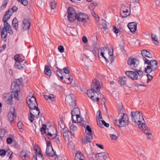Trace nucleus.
Listing matches in <instances>:
<instances>
[{"instance_id": "f257e3e1", "label": "nucleus", "mask_w": 160, "mask_h": 160, "mask_svg": "<svg viewBox=\"0 0 160 160\" xmlns=\"http://www.w3.org/2000/svg\"><path fill=\"white\" fill-rule=\"evenodd\" d=\"M22 79L21 78L18 79L16 81L12 82L11 85V88L12 89V94L8 93L4 95V101L9 105L12 104L13 103L12 96L14 95V98L18 100V92L20 91V86L22 85Z\"/></svg>"}, {"instance_id": "f03ea898", "label": "nucleus", "mask_w": 160, "mask_h": 160, "mask_svg": "<svg viewBox=\"0 0 160 160\" xmlns=\"http://www.w3.org/2000/svg\"><path fill=\"white\" fill-rule=\"evenodd\" d=\"M144 63L148 65L145 68L144 71L147 73H149L152 72H154L158 68L157 61L156 60H151L144 58Z\"/></svg>"}, {"instance_id": "7ed1b4c3", "label": "nucleus", "mask_w": 160, "mask_h": 160, "mask_svg": "<svg viewBox=\"0 0 160 160\" xmlns=\"http://www.w3.org/2000/svg\"><path fill=\"white\" fill-rule=\"evenodd\" d=\"M26 102L30 109L34 110L37 112L38 114L36 115V116L38 117L39 116L40 112L38 107V105L36 98L33 96L32 97L29 96L27 98Z\"/></svg>"}, {"instance_id": "20e7f679", "label": "nucleus", "mask_w": 160, "mask_h": 160, "mask_svg": "<svg viewBox=\"0 0 160 160\" xmlns=\"http://www.w3.org/2000/svg\"><path fill=\"white\" fill-rule=\"evenodd\" d=\"M131 117L132 121L136 123H138V126L145 123L142 113L139 111L132 112Z\"/></svg>"}, {"instance_id": "39448f33", "label": "nucleus", "mask_w": 160, "mask_h": 160, "mask_svg": "<svg viewBox=\"0 0 160 160\" xmlns=\"http://www.w3.org/2000/svg\"><path fill=\"white\" fill-rule=\"evenodd\" d=\"M62 121L61 120V122L62 125H61V128L63 129V130H65L63 133V136L64 138L66 141H71L72 140V136H74V133L71 132H69L68 131H67L65 128V125L64 123V120H65V118L62 117Z\"/></svg>"}, {"instance_id": "423d86ee", "label": "nucleus", "mask_w": 160, "mask_h": 160, "mask_svg": "<svg viewBox=\"0 0 160 160\" xmlns=\"http://www.w3.org/2000/svg\"><path fill=\"white\" fill-rule=\"evenodd\" d=\"M121 118L118 120H116L115 122L119 127H124L128 125L129 123V118L126 114L123 113L121 116Z\"/></svg>"}, {"instance_id": "0eeeda50", "label": "nucleus", "mask_w": 160, "mask_h": 160, "mask_svg": "<svg viewBox=\"0 0 160 160\" xmlns=\"http://www.w3.org/2000/svg\"><path fill=\"white\" fill-rule=\"evenodd\" d=\"M85 132L87 135L86 137L82 140L83 144H85L90 142L92 140L93 138L92 129L89 126H86Z\"/></svg>"}, {"instance_id": "6e6552de", "label": "nucleus", "mask_w": 160, "mask_h": 160, "mask_svg": "<svg viewBox=\"0 0 160 160\" xmlns=\"http://www.w3.org/2000/svg\"><path fill=\"white\" fill-rule=\"evenodd\" d=\"M68 19L70 22H73L76 19V14L75 10L72 7H69L68 8Z\"/></svg>"}, {"instance_id": "1a4fd4ad", "label": "nucleus", "mask_w": 160, "mask_h": 160, "mask_svg": "<svg viewBox=\"0 0 160 160\" xmlns=\"http://www.w3.org/2000/svg\"><path fill=\"white\" fill-rule=\"evenodd\" d=\"M47 148L46 153L48 157H53L55 155V152L52 146L51 143L50 142L47 141Z\"/></svg>"}, {"instance_id": "9d476101", "label": "nucleus", "mask_w": 160, "mask_h": 160, "mask_svg": "<svg viewBox=\"0 0 160 160\" xmlns=\"http://www.w3.org/2000/svg\"><path fill=\"white\" fill-rule=\"evenodd\" d=\"M139 127L143 132V133L147 135L148 138L149 139L151 138L152 137L151 132L144 123L142 124Z\"/></svg>"}, {"instance_id": "9b49d317", "label": "nucleus", "mask_w": 160, "mask_h": 160, "mask_svg": "<svg viewBox=\"0 0 160 160\" xmlns=\"http://www.w3.org/2000/svg\"><path fill=\"white\" fill-rule=\"evenodd\" d=\"M8 117L10 122H12L16 118V112L15 108L13 107L10 108L8 113Z\"/></svg>"}, {"instance_id": "f8f14e48", "label": "nucleus", "mask_w": 160, "mask_h": 160, "mask_svg": "<svg viewBox=\"0 0 160 160\" xmlns=\"http://www.w3.org/2000/svg\"><path fill=\"white\" fill-rule=\"evenodd\" d=\"M101 86L98 81L94 79L92 81V83L91 85V88L96 91V92L99 93L100 91Z\"/></svg>"}, {"instance_id": "ddd939ff", "label": "nucleus", "mask_w": 160, "mask_h": 160, "mask_svg": "<svg viewBox=\"0 0 160 160\" xmlns=\"http://www.w3.org/2000/svg\"><path fill=\"white\" fill-rule=\"evenodd\" d=\"M88 16L83 13H78L76 15V19L78 21L82 22L83 23H85L87 21L88 19Z\"/></svg>"}, {"instance_id": "4468645a", "label": "nucleus", "mask_w": 160, "mask_h": 160, "mask_svg": "<svg viewBox=\"0 0 160 160\" xmlns=\"http://www.w3.org/2000/svg\"><path fill=\"white\" fill-rule=\"evenodd\" d=\"M125 73L128 78L133 80H137L138 79V75L135 71H126Z\"/></svg>"}, {"instance_id": "2eb2a0df", "label": "nucleus", "mask_w": 160, "mask_h": 160, "mask_svg": "<svg viewBox=\"0 0 160 160\" xmlns=\"http://www.w3.org/2000/svg\"><path fill=\"white\" fill-rule=\"evenodd\" d=\"M96 92V91H94L91 88V89L88 90L87 92V95L88 97L94 102H96L95 99L93 98V97H96V95L95 94H97L98 95H99L97 93L98 92Z\"/></svg>"}, {"instance_id": "dca6fc26", "label": "nucleus", "mask_w": 160, "mask_h": 160, "mask_svg": "<svg viewBox=\"0 0 160 160\" xmlns=\"http://www.w3.org/2000/svg\"><path fill=\"white\" fill-rule=\"evenodd\" d=\"M141 54L142 56V59L144 62V58L151 59L152 58V55L150 52L148 50H143L141 52Z\"/></svg>"}, {"instance_id": "f3484780", "label": "nucleus", "mask_w": 160, "mask_h": 160, "mask_svg": "<svg viewBox=\"0 0 160 160\" xmlns=\"http://www.w3.org/2000/svg\"><path fill=\"white\" fill-rule=\"evenodd\" d=\"M108 154L105 152H102L97 154L96 160H106Z\"/></svg>"}, {"instance_id": "a211bd4d", "label": "nucleus", "mask_w": 160, "mask_h": 160, "mask_svg": "<svg viewBox=\"0 0 160 160\" xmlns=\"http://www.w3.org/2000/svg\"><path fill=\"white\" fill-rule=\"evenodd\" d=\"M72 118L73 122H75L74 117H75L78 116L80 114L79 109L78 108L75 107L73 110L72 111Z\"/></svg>"}, {"instance_id": "6ab92c4d", "label": "nucleus", "mask_w": 160, "mask_h": 160, "mask_svg": "<svg viewBox=\"0 0 160 160\" xmlns=\"http://www.w3.org/2000/svg\"><path fill=\"white\" fill-rule=\"evenodd\" d=\"M127 63L129 65H133L134 67H136L138 65V60L136 59L130 57L129 58L128 60Z\"/></svg>"}, {"instance_id": "aec40b11", "label": "nucleus", "mask_w": 160, "mask_h": 160, "mask_svg": "<svg viewBox=\"0 0 160 160\" xmlns=\"http://www.w3.org/2000/svg\"><path fill=\"white\" fill-rule=\"evenodd\" d=\"M137 24L135 22L129 23L128 25V27L130 31L132 33L135 32L137 28Z\"/></svg>"}, {"instance_id": "412c9836", "label": "nucleus", "mask_w": 160, "mask_h": 160, "mask_svg": "<svg viewBox=\"0 0 160 160\" xmlns=\"http://www.w3.org/2000/svg\"><path fill=\"white\" fill-rule=\"evenodd\" d=\"M75 117L76 118V120L74 119V121H75V122H73V121H72V123L78 122L80 123L83 126H84V127H85V126L86 124V122L83 121V118L80 117L79 115Z\"/></svg>"}, {"instance_id": "4be33fe9", "label": "nucleus", "mask_w": 160, "mask_h": 160, "mask_svg": "<svg viewBox=\"0 0 160 160\" xmlns=\"http://www.w3.org/2000/svg\"><path fill=\"white\" fill-rule=\"evenodd\" d=\"M108 49V47H101L99 48V49L98 50V54H99V53L100 54V55L103 57V58L106 60V61L108 62V59H107L104 56V52L105 50H107Z\"/></svg>"}, {"instance_id": "5701e85b", "label": "nucleus", "mask_w": 160, "mask_h": 160, "mask_svg": "<svg viewBox=\"0 0 160 160\" xmlns=\"http://www.w3.org/2000/svg\"><path fill=\"white\" fill-rule=\"evenodd\" d=\"M12 14L11 12L8 10L6 12L5 14L4 15L2 20V21L5 22H7L10 18Z\"/></svg>"}, {"instance_id": "b1692460", "label": "nucleus", "mask_w": 160, "mask_h": 160, "mask_svg": "<svg viewBox=\"0 0 160 160\" xmlns=\"http://www.w3.org/2000/svg\"><path fill=\"white\" fill-rule=\"evenodd\" d=\"M27 63H21L20 62H16L15 64V67L19 69H22L26 67Z\"/></svg>"}, {"instance_id": "393cba45", "label": "nucleus", "mask_w": 160, "mask_h": 160, "mask_svg": "<svg viewBox=\"0 0 160 160\" xmlns=\"http://www.w3.org/2000/svg\"><path fill=\"white\" fill-rule=\"evenodd\" d=\"M23 23L24 25L23 28L24 30H28L30 25L29 21L27 19H24L23 21Z\"/></svg>"}, {"instance_id": "a878e982", "label": "nucleus", "mask_w": 160, "mask_h": 160, "mask_svg": "<svg viewBox=\"0 0 160 160\" xmlns=\"http://www.w3.org/2000/svg\"><path fill=\"white\" fill-rule=\"evenodd\" d=\"M65 100L69 103V102L75 101L76 99L74 95L72 94H70L66 96Z\"/></svg>"}, {"instance_id": "bb28decb", "label": "nucleus", "mask_w": 160, "mask_h": 160, "mask_svg": "<svg viewBox=\"0 0 160 160\" xmlns=\"http://www.w3.org/2000/svg\"><path fill=\"white\" fill-rule=\"evenodd\" d=\"M14 59L16 62H20L23 63H26L27 62L26 60L20 58V55L18 54H17L14 56Z\"/></svg>"}, {"instance_id": "cd10ccee", "label": "nucleus", "mask_w": 160, "mask_h": 160, "mask_svg": "<svg viewBox=\"0 0 160 160\" xmlns=\"http://www.w3.org/2000/svg\"><path fill=\"white\" fill-rule=\"evenodd\" d=\"M18 21L16 18H14L12 22V26L15 28V30L17 31L18 29Z\"/></svg>"}, {"instance_id": "c85d7f7f", "label": "nucleus", "mask_w": 160, "mask_h": 160, "mask_svg": "<svg viewBox=\"0 0 160 160\" xmlns=\"http://www.w3.org/2000/svg\"><path fill=\"white\" fill-rule=\"evenodd\" d=\"M130 5L128 4H125L122 5L120 11H129L130 10Z\"/></svg>"}, {"instance_id": "c756f323", "label": "nucleus", "mask_w": 160, "mask_h": 160, "mask_svg": "<svg viewBox=\"0 0 160 160\" xmlns=\"http://www.w3.org/2000/svg\"><path fill=\"white\" fill-rule=\"evenodd\" d=\"M75 160H86L85 157L80 152L77 153L75 158Z\"/></svg>"}, {"instance_id": "7c9ffc66", "label": "nucleus", "mask_w": 160, "mask_h": 160, "mask_svg": "<svg viewBox=\"0 0 160 160\" xmlns=\"http://www.w3.org/2000/svg\"><path fill=\"white\" fill-rule=\"evenodd\" d=\"M4 29H2L1 32L2 38L3 41H6L7 40L8 33L6 30H3Z\"/></svg>"}, {"instance_id": "2f4dec72", "label": "nucleus", "mask_w": 160, "mask_h": 160, "mask_svg": "<svg viewBox=\"0 0 160 160\" xmlns=\"http://www.w3.org/2000/svg\"><path fill=\"white\" fill-rule=\"evenodd\" d=\"M51 71L48 66L45 65L44 67V73L47 76H50L51 75Z\"/></svg>"}, {"instance_id": "473e14b6", "label": "nucleus", "mask_w": 160, "mask_h": 160, "mask_svg": "<svg viewBox=\"0 0 160 160\" xmlns=\"http://www.w3.org/2000/svg\"><path fill=\"white\" fill-rule=\"evenodd\" d=\"M46 125L43 124L42 125V127L40 128V130L42 135H43V133H45L47 135V133L49 132L48 129V128H46Z\"/></svg>"}, {"instance_id": "72a5a7b5", "label": "nucleus", "mask_w": 160, "mask_h": 160, "mask_svg": "<svg viewBox=\"0 0 160 160\" xmlns=\"http://www.w3.org/2000/svg\"><path fill=\"white\" fill-rule=\"evenodd\" d=\"M130 10L129 11H120V14L122 18H126L130 14Z\"/></svg>"}, {"instance_id": "f704fd0d", "label": "nucleus", "mask_w": 160, "mask_h": 160, "mask_svg": "<svg viewBox=\"0 0 160 160\" xmlns=\"http://www.w3.org/2000/svg\"><path fill=\"white\" fill-rule=\"evenodd\" d=\"M62 80V82H63V83H65L66 82V81H68V83H70L72 80V78H71L70 77H68V78H66V77H64L63 76H62L61 77V80Z\"/></svg>"}, {"instance_id": "c9c22d12", "label": "nucleus", "mask_w": 160, "mask_h": 160, "mask_svg": "<svg viewBox=\"0 0 160 160\" xmlns=\"http://www.w3.org/2000/svg\"><path fill=\"white\" fill-rule=\"evenodd\" d=\"M151 36L153 42L156 45H158L159 42L157 36L156 35L152 34Z\"/></svg>"}, {"instance_id": "e433bc0d", "label": "nucleus", "mask_w": 160, "mask_h": 160, "mask_svg": "<svg viewBox=\"0 0 160 160\" xmlns=\"http://www.w3.org/2000/svg\"><path fill=\"white\" fill-rule=\"evenodd\" d=\"M88 158L89 160H96L97 154L95 153H90L88 155Z\"/></svg>"}, {"instance_id": "4c0bfd02", "label": "nucleus", "mask_w": 160, "mask_h": 160, "mask_svg": "<svg viewBox=\"0 0 160 160\" xmlns=\"http://www.w3.org/2000/svg\"><path fill=\"white\" fill-rule=\"evenodd\" d=\"M119 82L122 85H124L126 83V78L125 77H121L119 78Z\"/></svg>"}, {"instance_id": "58836bf2", "label": "nucleus", "mask_w": 160, "mask_h": 160, "mask_svg": "<svg viewBox=\"0 0 160 160\" xmlns=\"http://www.w3.org/2000/svg\"><path fill=\"white\" fill-rule=\"evenodd\" d=\"M34 115L32 114V112L30 110V113L28 115V119L31 122H33L34 120Z\"/></svg>"}, {"instance_id": "ea45409f", "label": "nucleus", "mask_w": 160, "mask_h": 160, "mask_svg": "<svg viewBox=\"0 0 160 160\" xmlns=\"http://www.w3.org/2000/svg\"><path fill=\"white\" fill-rule=\"evenodd\" d=\"M109 135L110 137L112 140L116 141L117 139L118 138V136L117 135H116L115 134H109Z\"/></svg>"}, {"instance_id": "a19ab883", "label": "nucleus", "mask_w": 160, "mask_h": 160, "mask_svg": "<svg viewBox=\"0 0 160 160\" xmlns=\"http://www.w3.org/2000/svg\"><path fill=\"white\" fill-rule=\"evenodd\" d=\"M77 129V127L75 125L73 124L70 127V132H72L76 131Z\"/></svg>"}, {"instance_id": "79ce46f5", "label": "nucleus", "mask_w": 160, "mask_h": 160, "mask_svg": "<svg viewBox=\"0 0 160 160\" xmlns=\"http://www.w3.org/2000/svg\"><path fill=\"white\" fill-rule=\"evenodd\" d=\"M17 126L21 132L23 130L22 127H23V124L22 122H18L17 124Z\"/></svg>"}, {"instance_id": "37998d69", "label": "nucleus", "mask_w": 160, "mask_h": 160, "mask_svg": "<svg viewBox=\"0 0 160 160\" xmlns=\"http://www.w3.org/2000/svg\"><path fill=\"white\" fill-rule=\"evenodd\" d=\"M18 9V8L16 6H13L11 8H10L8 10L10 12H11V13L12 14L13 13L16 12Z\"/></svg>"}, {"instance_id": "c03bdc74", "label": "nucleus", "mask_w": 160, "mask_h": 160, "mask_svg": "<svg viewBox=\"0 0 160 160\" xmlns=\"http://www.w3.org/2000/svg\"><path fill=\"white\" fill-rule=\"evenodd\" d=\"M97 120L98 119V120H100L102 119V115L100 110H98L97 112Z\"/></svg>"}, {"instance_id": "a18cd8bd", "label": "nucleus", "mask_w": 160, "mask_h": 160, "mask_svg": "<svg viewBox=\"0 0 160 160\" xmlns=\"http://www.w3.org/2000/svg\"><path fill=\"white\" fill-rule=\"evenodd\" d=\"M57 5L56 2L53 1V2H51L50 3V7L51 9H54L56 8Z\"/></svg>"}, {"instance_id": "49530a36", "label": "nucleus", "mask_w": 160, "mask_h": 160, "mask_svg": "<svg viewBox=\"0 0 160 160\" xmlns=\"http://www.w3.org/2000/svg\"><path fill=\"white\" fill-rule=\"evenodd\" d=\"M6 30L7 32V33L8 32L9 34L12 35L13 34V33L12 30L11 29V26L9 27L6 29Z\"/></svg>"}, {"instance_id": "de8ad7c7", "label": "nucleus", "mask_w": 160, "mask_h": 160, "mask_svg": "<svg viewBox=\"0 0 160 160\" xmlns=\"http://www.w3.org/2000/svg\"><path fill=\"white\" fill-rule=\"evenodd\" d=\"M69 104L70 105V106L71 108H73L74 107L76 106V101L75 102H69Z\"/></svg>"}, {"instance_id": "09e8293b", "label": "nucleus", "mask_w": 160, "mask_h": 160, "mask_svg": "<svg viewBox=\"0 0 160 160\" xmlns=\"http://www.w3.org/2000/svg\"><path fill=\"white\" fill-rule=\"evenodd\" d=\"M4 22V27L2 29H4L3 30H6V29L9 27H10V24L8 22Z\"/></svg>"}, {"instance_id": "8fccbe9b", "label": "nucleus", "mask_w": 160, "mask_h": 160, "mask_svg": "<svg viewBox=\"0 0 160 160\" xmlns=\"http://www.w3.org/2000/svg\"><path fill=\"white\" fill-rule=\"evenodd\" d=\"M135 72L137 73V74H138L139 76H141L143 74V72L140 70L136 69L135 70Z\"/></svg>"}, {"instance_id": "3c124183", "label": "nucleus", "mask_w": 160, "mask_h": 160, "mask_svg": "<svg viewBox=\"0 0 160 160\" xmlns=\"http://www.w3.org/2000/svg\"><path fill=\"white\" fill-rule=\"evenodd\" d=\"M97 5V3L96 2H93L90 4L89 7L92 9L94 8Z\"/></svg>"}, {"instance_id": "603ef678", "label": "nucleus", "mask_w": 160, "mask_h": 160, "mask_svg": "<svg viewBox=\"0 0 160 160\" xmlns=\"http://www.w3.org/2000/svg\"><path fill=\"white\" fill-rule=\"evenodd\" d=\"M147 77L148 78L147 82H149L153 78L152 76L148 73L147 75Z\"/></svg>"}, {"instance_id": "864d4df0", "label": "nucleus", "mask_w": 160, "mask_h": 160, "mask_svg": "<svg viewBox=\"0 0 160 160\" xmlns=\"http://www.w3.org/2000/svg\"><path fill=\"white\" fill-rule=\"evenodd\" d=\"M63 70L65 73L68 74L69 73V70L68 67H66L63 69Z\"/></svg>"}, {"instance_id": "5fc2aeb1", "label": "nucleus", "mask_w": 160, "mask_h": 160, "mask_svg": "<svg viewBox=\"0 0 160 160\" xmlns=\"http://www.w3.org/2000/svg\"><path fill=\"white\" fill-rule=\"evenodd\" d=\"M101 96L102 97L103 95L101 94H100L99 95V97H97L96 96V97H93V98L95 99L96 102H98L99 101V99L102 98V97H101Z\"/></svg>"}, {"instance_id": "6e6d98bb", "label": "nucleus", "mask_w": 160, "mask_h": 160, "mask_svg": "<svg viewBox=\"0 0 160 160\" xmlns=\"http://www.w3.org/2000/svg\"><path fill=\"white\" fill-rule=\"evenodd\" d=\"M7 152L4 149H1L0 150V156H3L5 155Z\"/></svg>"}, {"instance_id": "4d7b16f0", "label": "nucleus", "mask_w": 160, "mask_h": 160, "mask_svg": "<svg viewBox=\"0 0 160 160\" xmlns=\"http://www.w3.org/2000/svg\"><path fill=\"white\" fill-rule=\"evenodd\" d=\"M113 31L115 33L117 34L119 32V29L117 28L116 27H113Z\"/></svg>"}, {"instance_id": "13d9d810", "label": "nucleus", "mask_w": 160, "mask_h": 160, "mask_svg": "<svg viewBox=\"0 0 160 160\" xmlns=\"http://www.w3.org/2000/svg\"><path fill=\"white\" fill-rule=\"evenodd\" d=\"M102 121V120L100 121V120H98V119H97V124L101 128L103 126Z\"/></svg>"}, {"instance_id": "bf43d9fd", "label": "nucleus", "mask_w": 160, "mask_h": 160, "mask_svg": "<svg viewBox=\"0 0 160 160\" xmlns=\"http://www.w3.org/2000/svg\"><path fill=\"white\" fill-rule=\"evenodd\" d=\"M13 141V139L11 138H9L7 139V142L8 143L10 144Z\"/></svg>"}, {"instance_id": "052dcab7", "label": "nucleus", "mask_w": 160, "mask_h": 160, "mask_svg": "<svg viewBox=\"0 0 160 160\" xmlns=\"http://www.w3.org/2000/svg\"><path fill=\"white\" fill-rule=\"evenodd\" d=\"M54 95L52 94H50L48 95V99H49L52 101H53L54 100Z\"/></svg>"}, {"instance_id": "680f3d73", "label": "nucleus", "mask_w": 160, "mask_h": 160, "mask_svg": "<svg viewBox=\"0 0 160 160\" xmlns=\"http://www.w3.org/2000/svg\"><path fill=\"white\" fill-rule=\"evenodd\" d=\"M102 125L104 124V126L107 127H108L109 126V124L106 122L104 120H102Z\"/></svg>"}, {"instance_id": "e2e57ef3", "label": "nucleus", "mask_w": 160, "mask_h": 160, "mask_svg": "<svg viewBox=\"0 0 160 160\" xmlns=\"http://www.w3.org/2000/svg\"><path fill=\"white\" fill-rule=\"evenodd\" d=\"M21 3L24 6H27L28 4V2L27 0H22Z\"/></svg>"}, {"instance_id": "0e129e2a", "label": "nucleus", "mask_w": 160, "mask_h": 160, "mask_svg": "<svg viewBox=\"0 0 160 160\" xmlns=\"http://www.w3.org/2000/svg\"><path fill=\"white\" fill-rule=\"evenodd\" d=\"M7 4L3 3L1 7V9L3 10L4 9L7 7Z\"/></svg>"}, {"instance_id": "69168bd1", "label": "nucleus", "mask_w": 160, "mask_h": 160, "mask_svg": "<svg viewBox=\"0 0 160 160\" xmlns=\"http://www.w3.org/2000/svg\"><path fill=\"white\" fill-rule=\"evenodd\" d=\"M82 42L84 43H86L88 42V39L86 37L84 36L82 38Z\"/></svg>"}, {"instance_id": "338daca9", "label": "nucleus", "mask_w": 160, "mask_h": 160, "mask_svg": "<svg viewBox=\"0 0 160 160\" xmlns=\"http://www.w3.org/2000/svg\"><path fill=\"white\" fill-rule=\"evenodd\" d=\"M25 152H26L24 150H22L20 152V155L22 158L23 157V155H24V154H25Z\"/></svg>"}, {"instance_id": "774afa93", "label": "nucleus", "mask_w": 160, "mask_h": 160, "mask_svg": "<svg viewBox=\"0 0 160 160\" xmlns=\"http://www.w3.org/2000/svg\"><path fill=\"white\" fill-rule=\"evenodd\" d=\"M97 43L96 42H94L93 43V47L94 50H95L97 48Z\"/></svg>"}]
</instances>
